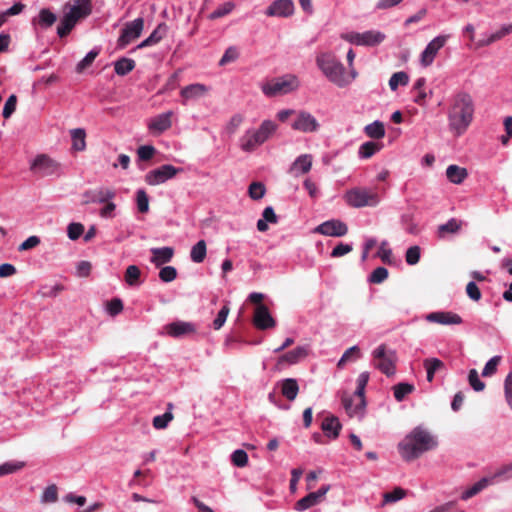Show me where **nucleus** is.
Segmentation results:
<instances>
[{
	"label": "nucleus",
	"instance_id": "1",
	"mask_svg": "<svg viewBox=\"0 0 512 512\" xmlns=\"http://www.w3.org/2000/svg\"><path fill=\"white\" fill-rule=\"evenodd\" d=\"M473 115L474 103L472 97L466 92H458L450 101L448 110L449 129L455 135H462L471 124Z\"/></svg>",
	"mask_w": 512,
	"mask_h": 512
},
{
	"label": "nucleus",
	"instance_id": "2",
	"mask_svg": "<svg viewBox=\"0 0 512 512\" xmlns=\"http://www.w3.org/2000/svg\"><path fill=\"white\" fill-rule=\"evenodd\" d=\"M437 445L434 435L427 429L417 426L399 443L398 450L404 460L411 461L436 448Z\"/></svg>",
	"mask_w": 512,
	"mask_h": 512
},
{
	"label": "nucleus",
	"instance_id": "3",
	"mask_svg": "<svg viewBox=\"0 0 512 512\" xmlns=\"http://www.w3.org/2000/svg\"><path fill=\"white\" fill-rule=\"evenodd\" d=\"M277 130V124L264 120L258 129H248L239 139V146L244 152H253L264 144Z\"/></svg>",
	"mask_w": 512,
	"mask_h": 512
},
{
	"label": "nucleus",
	"instance_id": "4",
	"mask_svg": "<svg viewBox=\"0 0 512 512\" xmlns=\"http://www.w3.org/2000/svg\"><path fill=\"white\" fill-rule=\"evenodd\" d=\"M316 65L328 79L338 88L347 87V81L343 77L344 65L332 53H320L316 57Z\"/></svg>",
	"mask_w": 512,
	"mask_h": 512
},
{
	"label": "nucleus",
	"instance_id": "5",
	"mask_svg": "<svg viewBox=\"0 0 512 512\" xmlns=\"http://www.w3.org/2000/svg\"><path fill=\"white\" fill-rule=\"evenodd\" d=\"M300 80L294 74H285L281 77L271 79L261 85L263 94L267 97L286 95L298 90Z\"/></svg>",
	"mask_w": 512,
	"mask_h": 512
},
{
	"label": "nucleus",
	"instance_id": "6",
	"mask_svg": "<svg viewBox=\"0 0 512 512\" xmlns=\"http://www.w3.org/2000/svg\"><path fill=\"white\" fill-rule=\"evenodd\" d=\"M345 202L354 208L365 206L375 207L380 203V197L369 188H352L344 194Z\"/></svg>",
	"mask_w": 512,
	"mask_h": 512
},
{
	"label": "nucleus",
	"instance_id": "7",
	"mask_svg": "<svg viewBox=\"0 0 512 512\" xmlns=\"http://www.w3.org/2000/svg\"><path fill=\"white\" fill-rule=\"evenodd\" d=\"M372 356L375 368L380 370L387 377H391L396 373L395 363L397 356L394 350L387 349V347L382 344L373 350Z\"/></svg>",
	"mask_w": 512,
	"mask_h": 512
},
{
	"label": "nucleus",
	"instance_id": "8",
	"mask_svg": "<svg viewBox=\"0 0 512 512\" xmlns=\"http://www.w3.org/2000/svg\"><path fill=\"white\" fill-rule=\"evenodd\" d=\"M33 174L48 177H59L62 174L61 164L47 154H38L30 163Z\"/></svg>",
	"mask_w": 512,
	"mask_h": 512
},
{
	"label": "nucleus",
	"instance_id": "9",
	"mask_svg": "<svg viewBox=\"0 0 512 512\" xmlns=\"http://www.w3.org/2000/svg\"><path fill=\"white\" fill-rule=\"evenodd\" d=\"M182 171V168H177L171 164H164L147 172L145 175V182L151 186L161 185L168 180L173 179L178 173Z\"/></svg>",
	"mask_w": 512,
	"mask_h": 512
},
{
	"label": "nucleus",
	"instance_id": "10",
	"mask_svg": "<svg viewBox=\"0 0 512 512\" xmlns=\"http://www.w3.org/2000/svg\"><path fill=\"white\" fill-rule=\"evenodd\" d=\"M384 33L378 30H368L365 32H351L344 36V39L351 44L358 46H376L385 40Z\"/></svg>",
	"mask_w": 512,
	"mask_h": 512
},
{
	"label": "nucleus",
	"instance_id": "11",
	"mask_svg": "<svg viewBox=\"0 0 512 512\" xmlns=\"http://www.w3.org/2000/svg\"><path fill=\"white\" fill-rule=\"evenodd\" d=\"M143 28L144 19L142 17H138L133 21L127 22L117 40L118 48L123 49L133 40L137 39L141 35Z\"/></svg>",
	"mask_w": 512,
	"mask_h": 512
},
{
	"label": "nucleus",
	"instance_id": "12",
	"mask_svg": "<svg viewBox=\"0 0 512 512\" xmlns=\"http://www.w3.org/2000/svg\"><path fill=\"white\" fill-rule=\"evenodd\" d=\"M291 128L302 133H315L320 129V123L310 112L299 110L291 123Z\"/></svg>",
	"mask_w": 512,
	"mask_h": 512
},
{
	"label": "nucleus",
	"instance_id": "13",
	"mask_svg": "<svg viewBox=\"0 0 512 512\" xmlns=\"http://www.w3.org/2000/svg\"><path fill=\"white\" fill-rule=\"evenodd\" d=\"M449 39V35H438L433 38L425 47L420 55V64L423 67L430 66L439 50L444 47L447 40Z\"/></svg>",
	"mask_w": 512,
	"mask_h": 512
},
{
	"label": "nucleus",
	"instance_id": "14",
	"mask_svg": "<svg viewBox=\"0 0 512 512\" xmlns=\"http://www.w3.org/2000/svg\"><path fill=\"white\" fill-rule=\"evenodd\" d=\"M210 91V87L202 83H192L184 86L180 90V97L182 105H188L197 102L206 97Z\"/></svg>",
	"mask_w": 512,
	"mask_h": 512
},
{
	"label": "nucleus",
	"instance_id": "15",
	"mask_svg": "<svg viewBox=\"0 0 512 512\" xmlns=\"http://www.w3.org/2000/svg\"><path fill=\"white\" fill-rule=\"evenodd\" d=\"M116 193L114 190L106 187H99L96 189H89L82 193V205H88L91 203L104 204L109 200L114 199Z\"/></svg>",
	"mask_w": 512,
	"mask_h": 512
},
{
	"label": "nucleus",
	"instance_id": "16",
	"mask_svg": "<svg viewBox=\"0 0 512 512\" xmlns=\"http://www.w3.org/2000/svg\"><path fill=\"white\" fill-rule=\"evenodd\" d=\"M295 5L292 0H275L265 10L268 17L288 18L294 14Z\"/></svg>",
	"mask_w": 512,
	"mask_h": 512
},
{
	"label": "nucleus",
	"instance_id": "17",
	"mask_svg": "<svg viewBox=\"0 0 512 512\" xmlns=\"http://www.w3.org/2000/svg\"><path fill=\"white\" fill-rule=\"evenodd\" d=\"M315 232L325 236L342 237L347 234V225L338 219L325 221L315 228Z\"/></svg>",
	"mask_w": 512,
	"mask_h": 512
},
{
	"label": "nucleus",
	"instance_id": "18",
	"mask_svg": "<svg viewBox=\"0 0 512 512\" xmlns=\"http://www.w3.org/2000/svg\"><path fill=\"white\" fill-rule=\"evenodd\" d=\"M173 111L169 110L152 117L148 122V129L153 134H162L172 126Z\"/></svg>",
	"mask_w": 512,
	"mask_h": 512
},
{
	"label": "nucleus",
	"instance_id": "19",
	"mask_svg": "<svg viewBox=\"0 0 512 512\" xmlns=\"http://www.w3.org/2000/svg\"><path fill=\"white\" fill-rule=\"evenodd\" d=\"M425 319L430 323L441 325H460L463 322L460 315L451 311L431 312L425 316Z\"/></svg>",
	"mask_w": 512,
	"mask_h": 512
},
{
	"label": "nucleus",
	"instance_id": "20",
	"mask_svg": "<svg viewBox=\"0 0 512 512\" xmlns=\"http://www.w3.org/2000/svg\"><path fill=\"white\" fill-rule=\"evenodd\" d=\"M165 333L171 337L179 338L186 334L193 333L195 326L190 322L175 321L164 327Z\"/></svg>",
	"mask_w": 512,
	"mask_h": 512
},
{
	"label": "nucleus",
	"instance_id": "21",
	"mask_svg": "<svg viewBox=\"0 0 512 512\" xmlns=\"http://www.w3.org/2000/svg\"><path fill=\"white\" fill-rule=\"evenodd\" d=\"M254 324L257 328L265 330L275 326V320L265 305H259L255 310Z\"/></svg>",
	"mask_w": 512,
	"mask_h": 512
},
{
	"label": "nucleus",
	"instance_id": "22",
	"mask_svg": "<svg viewBox=\"0 0 512 512\" xmlns=\"http://www.w3.org/2000/svg\"><path fill=\"white\" fill-rule=\"evenodd\" d=\"M353 396L343 395L342 396V404L349 416H357L361 415L365 409L366 402L365 398L357 397V402L354 403Z\"/></svg>",
	"mask_w": 512,
	"mask_h": 512
},
{
	"label": "nucleus",
	"instance_id": "23",
	"mask_svg": "<svg viewBox=\"0 0 512 512\" xmlns=\"http://www.w3.org/2000/svg\"><path fill=\"white\" fill-rule=\"evenodd\" d=\"M312 160L311 154H301L292 163L290 173L294 176H300L308 173L312 167Z\"/></svg>",
	"mask_w": 512,
	"mask_h": 512
},
{
	"label": "nucleus",
	"instance_id": "24",
	"mask_svg": "<svg viewBox=\"0 0 512 512\" xmlns=\"http://www.w3.org/2000/svg\"><path fill=\"white\" fill-rule=\"evenodd\" d=\"M150 251L152 253L150 261L157 267L170 262L174 255V249L168 246L152 248Z\"/></svg>",
	"mask_w": 512,
	"mask_h": 512
},
{
	"label": "nucleus",
	"instance_id": "25",
	"mask_svg": "<svg viewBox=\"0 0 512 512\" xmlns=\"http://www.w3.org/2000/svg\"><path fill=\"white\" fill-rule=\"evenodd\" d=\"M341 428L342 425L339 419L333 415L324 418L321 424L322 431L331 439H336L339 436Z\"/></svg>",
	"mask_w": 512,
	"mask_h": 512
},
{
	"label": "nucleus",
	"instance_id": "26",
	"mask_svg": "<svg viewBox=\"0 0 512 512\" xmlns=\"http://www.w3.org/2000/svg\"><path fill=\"white\" fill-rule=\"evenodd\" d=\"M492 484H494L493 478L483 477L480 480H478L476 483H474L471 487L464 490L462 492L460 498L463 501H467L468 499L479 494L481 491H483L485 488H487L489 485H492Z\"/></svg>",
	"mask_w": 512,
	"mask_h": 512
},
{
	"label": "nucleus",
	"instance_id": "27",
	"mask_svg": "<svg viewBox=\"0 0 512 512\" xmlns=\"http://www.w3.org/2000/svg\"><path fill=\"white\" fill-rule=\"evenodd\" d=\"M91 13V0H75V4L72 5L67 15H72L76 21L84 18Z\"/></svg>",
	"mask_w": 512,
	"mask_h": 512
},
{
	"label": "nucleus",
	"instance_id": "28",
	"mask_svg": "<svg viewBox=\"0 0 512 512\" xmlns=\"http://www.w3.org/2000/svg\"><path fill=\"white\" fill-rule=\"evenodd\" d=\"M57 20V16L48 8H43L39 11L36 18L32 20L33 25H38L41 29L51 27Z\"/></svg>",
	"mask_w": 512,
	"mask_h": 512
},
{
	"label": "nucleus",
	"instance_id": "29",
	"mask_svg": "<svg viewBox=\"0 0 512 512\" xmlns=\"http://www.w3.org/2000/svg\"><path fill=\"white\" fill-rule=\"evenodd\" d=\"M166 30L167 26L164 23L159 24L156 29H154V31L137 46V48L142 49L159 43L163 39Z\"/></svg>",
	"mask_w": 512,
	"mask_h": 512
},
{
	"label": "nucleus",
	"instance_id": "30",
	"mask_svg": "<svg viewBox=\"0 0 512 512\" xmlns=\"http://www.w3.org/2000/svg\"><path fill=\"white\" fill-rule=\"evenodd\" d=\"M278 222V217L275 214V211L272 206L266 207L262 212V217L257 221V229L260 232H265L268 230V223L276 224Z\"/></svg>",
	"mask_w": 512,
	"mask_h": 512
},
{
	"label": "nucleus",
	"instance_id": "31",
	"mask_svg": "<svg viewBox=\"0 0 512 512\" xmlns=\"http://www.w3.org/2000/svg\"><path fill=\"white\" fill-rule=\"evenodd\" d=\"M446 176L451 183L461 184L467 178L468 172L466 168L452 164L447 167Z\"/></svg>",
	"mask_w": 512,
	"mask_h": 512
},
{
	"label": "nucleus",
	"instance_id": "32",
	"mask_svg": "<svg viewBox=\"0 0 512 512\" xmlns=\"http://www.w3.org/2000/svg\"><path fill=\"white\" fill-rule=\"evenodd\" d=\"M308 355V347L307 346H298L293 350L286 352L281 360L285 361L289 364H296L302 359H304Z\"/></svg>",
	"mask_w": 512,
	"mask_h": 512
},
{
	"label": "nucleus",
	"instance_id": "33",
	"mask_svg": "<svg viewBox=\"0 0 512 512\" xmlns=\"http://www.w3.org/2000/svg\"><path fill=\"white\" fill-rule=\"evenodd\" d=\"M72 140V149L74 151H84L86 148V132L83 128H75L70 130Z\"/></svg>",
	"mask_w": 512,
	"mask_h": 512
},
{
	"label": "nucleus",
	"instance_id": "34",
	"mask_svg": "<svg viewBox=\"0 0 512 512\" xmlns=\"http://www.w3.org/2000/svg\"><path fill=\"white\" fill-rule=\"evenodd\" d=\"M299 392V386L295 379L286 378L281 382V393L288 400L293 401Z\"/></svg>",
	"mask_w": 512,
	"mask_h": 512
},
{
	"label": "nucleus",
	"instance_id": "35",
	"mask_svg": "<svg viewBox=\"0 0 512 512\" xmlns=\"http://www.w3.org/2000/svg\"><path fill=\"white\" fill-rule=\"evenodd\" d=\"M78 21L72 15H67L66 13L60 19V23L57 27V35L60 38L66 37L72 29L75 27Z\"/></svg>",
	"mask_w": 512,
	"mask_h": 512
},
{
	"label": "nucleus",
	"instance_id": "36",
	"mask_svg": "<svg viewBox=\"0 0 512 512\" xmlns=\"http://www.w3.org/2000/svg\"><path fill=\"white\" fill-rule=\"evenodd\" d=\"M423 366L426 369V378L428 382H432L435 373L443 368L444 363L438 358H427L423 362Z\"/></svg>",
	"mask_w": 512,
	"mask_h": 512
},
{
	"label": "nucleus",
	"instance_id": "37",
	"mask_svg": "<svg viewBox=\"0 0 512 512\" xmlns=\"http://www.w3.org/2000/svg\"><path fill=\"white\" fill-rule=\"evenodd\" d=\"M364 132L370 138L382 139L385 136V127L381 121L375 120L365 126Z\"/></svg>",
	"mask_w": 512,
	"mask_h": 512
},
{
	"label": "nucleus",
	"instance_id": "38",
	"mask_svg": "<svg viewBox=\"0 0 512 512\" xmlns=\"http://www.w3.org/2000/svg\"><path fill=\"white\" fill-rule=\"evenodd\" d=\"M461 228V222L455 218L449 219L446 223L438 226V236L444 238L447 234H455Z\"/></svg>",
	"mask_w": 512,
	"mask_h": 512
},
{
	"label": "nucleus",
	"instance_id": "39",
	"mask_svg": "<svg viewBox=\"0 0 512 512\" xmlns=\"http://www.w3.org/2000/svg\"><path fill=\"white\" fill-rule=\"evenodd\" d=\"M207 254V246L204 240H199L192 246L190 251V258L194 263H202Z\"/></svg>",
	"mask_w": 512,
	"mask_h": 512
},
{
	"label": "nucleus",
	"instance_id": "40",
	"mask_svg": "<svg viewBox=\"0 0 512 512\" xmlns=\"http://www.w3.org/2000/svg\"><path fill=\"white\" fill-rule=\"evenodd\" d=\"M320 502L321 501L317 498V495L310 492L295 503L294 509L298 512H303L311 507L316 506Z\"/></svg>",
	"mask_w": 512,
	"mask_h": 512
},
{
	"label": "nucleus",
	"instance_id": "41",
	"mask_svg": "<svg viewBox=\"0 0 512 512\" xmlns=\"http://www.w3.org/2000/svg\"><path fill=\"white\" fill-rule=\"evenodd\" d=\"M135 68V61L122 57L114 63V71L117 75L124 76Z\"/></svg>",
	"mask_w": 512,
	"mask_h": 512
},
{
	"label": "nucleus",
	"instance_id": "42",
	"mask_svg": "<svg viewBox=\"0 0 512 512\" xmlns=\"http://www.w3.org/2000/svg\"><path fill=\"white\" fill-rule=\"evenodd\" d=\"M173 405L168 404V409L165 413L157 415L153 418V427L157 430L165 429L169 423L173 420V414L171 412Z\"/></svg>",
	"mask_w": 512,
	"mask_h": 512
},
{
	"label": "nucleus",
	"instance_id": "43",
	"mask_svg": "<svg viewBox=\"0 0 512 512\" xmlns=\"http://www.w3.org/2000/svg\"><path fill=\"white\" fill-rule=\"evenodd\" d=\"M381 146L373 141H367L360 145L358 156L361 159H368L380 150Z\"/></svg>",
	"mask_w": 512,
	"mask_h": 512
},
{
	"label": "nucleus",
	"instance_id": "44",
	"mask_svg": "<svg viewBox=\"0 0 512 512\" xmlns=\"http://www.w3.org/2000/svg\"><path fill=\"white\" fill-rule=\"evenodd\" d=\"M401 224L405 231L409 234L416 235L419 232L418 225L414 221V215L411 212H406L401 215Z\"/></svg>",
	"mask_w": 512,
	"mask_h": 512
},
{
	"label": "nucleus",
	"instance_id": "45",
	"mask_svg": "<svg viewBox=\"0 0 512 512\" xmlns=\"http://www.w3.org/2000/svg\"><path fill=\"white\" fill-rule=\"evenodd\" d=\"M512 32V23L511 24H505L503 25L499 30L496 32L490 34L487 39L483 40L482 45L488 46L506 35L510 34Z\"/></svg>",
	"mask_w": 512,
	"mask_h": 512
},
{
	"label": "nucleus",
	"instance_id": "46",
	"mask_svg": "<svg viewBox=\"0 0 512 512\" xmlns=\"http://www.w3.org/2000/svg\"><path fill=\"white\" fill-rule=\"evenodd\" d=\"M409 83V76L404 71H399L394 74L389 79V87L391 91H396L399 86H406Z\"/></svg>",
	"mask_w": 512,
	"mask_h": 512
},
{
	"label": "nucleus",
	"instance_id": "47",
	"mask_svg": "<svg viewBox=\"0 0 512 512\" xmlns=\"http://www.w3.org/2000/svg\"><path fill=\"white\" fill-rule=\"evenodd\" d=\"M414 390V386L409 383H398L393 387L394 397L397 401H402L408 394Z\"/></svg>",
	"mask_w": 512,
	"mask_h": 512
},
{
	"label": "nucleus",
	"instance_id": "48",
	"mask_svg": "<svg viewBox=\"0 0 512 512\" xmlns=\"http://www.w3.org/2000/svg\"><path fill=\"white\" fill-rule=\"evenodd\" d=\"M240 56L239 50L236 46H229L219 61V66H225L229 63L235 62Z\"/></svg>",
	"mask_w": 512,
	"mask_h": 512
},
{
	"label": "nucleus",
	"instance_id": "49",
	"mask_svg": "<svg viewBox=\"0 0 512 512\" xmlns=\"http://www.w3.org/2000/svg\"><path fill=\"white\" fill-rule=\"evenodd\" d=\"M468 382L471 388L476 392H481L485 389V383L480 379L476 369L469 370Z\"/></svg>",
	"mask_w": 512,
	"mask_h": 512
},
{
	"label": "nucleus",
	"instance_id": "50",
	"mask_svg": "<svg viewBox=\"0 0 512 512\" xmlns=\"http://www.w3.org/2000/svg\"><path fill=\"white\" fill-rule=\"evenodd\" d=\"M369 378H370V374L367 371H364L359 374V376L357 378V387L354 392V396L365 398V388L367 386Z\"/></svg>",
	"mask_w": 512,
	"mask_h": 512
},
{
	"label": "nucleus",
	"instance_id": "51",
	"mask_svg": "<svg viewBox=\"0 0 512 512\" xmlns=\"http://www.w3.org/2000/svg\"><path fill=\"white\" fill-rule=\"evenodd\" d=\"M266 193L265 185L261 182H252L248 188V194L253 200H260Z\"/></svg>",
	"mask_w": 512,
	"mask_h": 512
},
{
	"label": "nucleus",
	"instance_id": "52",
	"mask_svg": "<svg viewBox=\"0 0 512 512\" xmlns=\"http://www.w3.org/2000/svg\"><path fill=\"white\" fill-rule=\"evenodd\" d=\"M235 5L233 2L231 1H228V2H225L223 3L222 5H220L217 9H215L210 15H209V19L211 20H215V19H218V18H221L223 16H226L228 15L229 13L232 12V10L234 9Z\"/></svg>",
	"mask_w": 512,
	"mask_h": 512
},
{
	"label": "nucleus",
	"instance_id": "53",
	"mask_svg": "<svg viewBox=\"0 0 512 512\" xmlns=\"http://www.w3.org/2000/svg\"><path fill=\"white\" fill-rule=\"evenodd\" d=\"M141 272L136 265H129L125 271V281L129 286H134L138 283Z\"/></svg>",
	"mask_w": 512,
	"mask_h": 512
},
{
	"label": "nucleus",
	"instance_id": "54",
	"mask_svg": "<svg viewBox=\"0 0 512 512\" xmlns=\"http://www.w3.org/2000/svg\"><path fill=\"white\" fill-rule=\"evenodd\" d=\"M406 495L404 489L397 487L391 492H386L383 494V504L395 503L401 499H403Z\"/></svg>",
	"mask_w": 512,
	"mask_h": 512
},
{
	"label": "nucleus",
	"instance_id": "55",
	"mask_svg": "<svg viewBox=\"0 0 512 512\" xmlns=\"http://www.w3.org/2000/svg\"><path fill=\"white\" fill-rule=\"evenodd\" d=\"M388 278V270L385 267H377L369 275L368 281L373 284H380Z\"/></svg>",
	"mask_w": 512,
	"mask_h": 512
},
{
	"label": "nucleus",
	"instance_id": "56",
	"mask_svg": "<svg viewBox=\"0 0 512 512\" xmlns=\"http://www.w3.org/2000/svg\"><path fill=\"white\" fill-rule=\"evenodd\" d=\"M99 52L100 51L97 48L90 50L85 55V57L77 64V66H76L77 72H82L86 67L91 65L93 63V61L95 60V58L98 56Z\"/></svg>",
	"mask_w": 512,
	"mask_h": 512
},
{
	"label": "nucleus",
	"instance_id": "57",
	"mask_svg": "<svg viewBox=\"0 0 512 512\" xmlns=\"http://www.w3.org/2000/svg\"><path fill=\"white\" fill-rule=\"evenodd\" d=\"M230 308L228 304H225L218 312L216 318L213 321V328L215 330H219L223 327L225 324L228 314H229Z\"/></svg>",
	"mask_w": 512,
	"mask_h": 512
},
{
	"label": "nucleus",
	"instance_id": "58",
	"mask_svg": "<svg viewBox=\"0 0 512 512\" xmlns=\"http://www.w3.org/2000/svg\"><path fill=\"white\" fill-rule=\"evenodd\" d=\"M137 208L141 213H146L149 210V198L143 189L136 192Z\"/></svg>",
	"mask_w": 512,
	"mask_h": 512
},
{
	"label": "nucleus",
	"instance_id": "59",
	"mask_svg": "<svg viewBox=\"0 0 512 512\" xmlns=\"http://www.w3.org/2000/svg\"><path fill=\"white\" fill-rule=\"evenodd\" d=\"M231 461L237 467H245L248 463V455L243 449H237L231 454Z\"/></svg>",
	"mask_w": 512,
	"mask_h": 512
},
{
	"label": "nucleus",
	"instance_id": "60",
	"mask_svg": "<svg viewBox=\"0 0 512 512\" xmlns=\"http://www.w3.org/2000/svg\"><path fill=\"white\" fill-rule=\"evenodd\" d=\"M500 361H501V356H498V355L493 356L492 358H490L486 362V364H485V366H484V368L482 370V376L487 377V376L493 375L496 372L497 366H498Z\"/></svg>",
	"mask_w": 512,
	"mask_h": 512
},
{
	"label": "nucleus",
	"instance_id": "61",
	"mask_svg": "<svg viewBox=\"0 0 512 512\" xmlns=\"http://www.w3.org/2000/svg\"><path fill=\"white\" fill-rule=\"evenodd\" d=\"M177 277V270L173 266H165L159 272V278L162 282L169 283Z\"/></svg>",
	"mask_w": 512,
	"mask_h": 512
},
{
	"label": "nucleus",
	"instance_id": "62",
	"mask_svg": "<svg viewBox=\"0 0 512 512\" xmlns=\"http://www.w3.org/2000/svg\"><path fill=\"white\" fill-rule=\"evenodd\" d=\"M490 478H493V483L496 479L508 480L512 478V462L499 468Z\"/></svg>",
	"mask_w": 512,
	"mask_h": 512
},
{
	"label": "nucleus",
	"instance_id": "63",
	"mask_svg": "<svg viewBox=\"0 0 512 512\" xmlns=\"http://www.w3.org/2000/svg\"><path fill=\"white\" fill-rule=\"evenodd\" d=\"M16 104H17L16 95H14V94L10 95L8 97V99L6 100L4 107H3L2 115L4 118L8 119L11 117V115L15 112Z\"/></svg>",
	"mask_w": 512,
	"mask_h": 512
},
{
	"label": "nucleus",
	"instance_id": "64",
	"mask_svg": "<svg viewBox=\"0 0 512 512\" xmlns=\"http://www.w3.org/2000/svg\"><path fill=\"white\" fill-rule=\"evenodd\" d=\"M504 392L507 404L512 409V371L508 373L504 381Z\"/></svg>",
	"mask_w": 512,
	"mask_h": 512
}]
</instances>
